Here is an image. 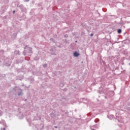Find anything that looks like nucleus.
I'll list each match as a JSON object with an SVG mask.
<instances>
[{
	"instance_id": "f257e3e1",
	"label": "nucleus",
	"mask_w": 130,
	"mask_h": 130,
	"mask_svg": "<svg viewBox=\"0 0 130 130\" xmlns=\"http://www.w3.org/2000/svg\"><path fill=\"white\" fill-rule=\"evenodd\" d=\"M74 56H76V57H78V56H79V55H80V54L78 53L77 52H75L74 53Z\"/></svg>"
},
{
	"instance_id": "f03ea898",
	"label": "nucleus",
	"mask_w": 130,
	"mask_h": 130,
	"mask_svg": "<svg viewBox=\"0 0 130 130\" xmlns=\"http://www.w3.org/2000/svg\"><path fill=\"white\" fill-rule=\"evenodd\" d=\"M117 32L119 34H120V33H121V29H118Z\"/></svg>"
},
{
	"instance_id": "7ed1b4c3",
	"label": "nucleus",
	"mask_w": 130,
	"mask_h": 130,
	"mask_svg": "<svg viewBox=\"0 0 130 130\" xmlns=\"http://www.w3.org/2000/svg\"><path fill=\"white\" fill-rule=\"evenodd\" d=\"M46 67H47V64H44V68H46Z\"/></svg>"
},
{
	"instance_id": "20e7f679",
	"label": "nucleus",
	"mask_w": 130,
	"mask_h": 130,
	"mask_svg": "<svg viewBox=\"0 0 130 130\" xmlns=\"http://www.w3.org/2000/svg\"><path fill=\"white\" fill-rule=\"evenodd\" d=\"M90 36H91V37H92V36H94V34H90Z\"/></svg>"
},
{
	"instance_id": "39448f33",
	"label": "nucleus",
	"mask_w": 130,
	"mask_h": 130,
	"mask_svg": "<svg viewBox=\"0 0 130 130\" xmlns=\"http://www.w3.org/2000/svg\"><path fill=\"white\" fill-rule=\"evenodd\" d=\"M29 0H24V2H29Z\"/></svg>"
},
{
	"instance_id": "423d86ee",
	"label": "nucleus",
	"mask_w": 130,
	"mask_h": 130,
	"mask_svg": "<svg viewBox=\"0 0 130 130\" xmlns=\"http://www.w3.org/2000/svg\"><path fill=\"white\" fill-rule=\"evenodd\" d=\"M15 11H13V14H15Z\"/></svg>"
},
{
	"instance_id": "0eeeda50",
	"label": "nucleus",
	"mask_w": 130,
	"mask_h": 130,
	"mask_svg": "<svg viewBox=\"0 0 130 130\" xmlns=\"http://www.w3.org/2000/svg\"><path fill=\"white\" fill-rule=\"evenodd\" d=\"M4 130H6V128H4Z\"/></svg>"
}]
</instances>
